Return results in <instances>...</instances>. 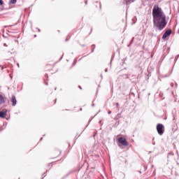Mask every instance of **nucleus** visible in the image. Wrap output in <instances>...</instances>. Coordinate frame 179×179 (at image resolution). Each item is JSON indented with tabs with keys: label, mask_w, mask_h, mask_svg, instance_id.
Segmentation results:
<instances>
[{
	"label": "nucleus",
	"mask_w": 179,
	"mask_h": 179,
	"mask_svg": "<svg viewBox=\"0 0 179 179\" xmlns=\"http://www.w3.org/2000/svg\"><path fill=\"white\" fill-rule=\"evenodd\" d=\"M99 124H100L101 125H103V123L101 122V120L99 121Z\"/></svg>",
	"instance_id": "nucleus-16"
},
{
	"label": "nucleus",
	"mask_w": 179,
	"mask_h": 179,
	"mask_svg": "<svg viewBox=\"0 0 179 179\" xmlns=\"http://www.w3.org/2000/svg\"><path fill=\"white\" fill-rule=\"evenodd\" d=\"M173 156H174V152H169L168 154V157L170 158V157H173Z\"/></svg>",
	"instance_id": "nucleus-10"
},
{
	"label": "nucleus",
	"mask_w": 179,
	"mask_h": 179,
	"mask_svg": "<svg viewBox=\"0 0 179 179\" xmlns=\"http://www.w3.org/2000/svg\"><path fill=\"white\" fill-rule=\"evenodd\" d=\"M17 66L19 67V64H17Z\"/></svg>",
	"instance_id": "nucleus-29"
},
{
	"label": "nucleus",
	"mask_w": 179,
	"mask_h": 179,
	"mask_svg": "<svg viewBox=\"0 0 179 179\" xmlns=\"http://www.w3.org/2000/svg\"><path fill=\"white\" fill-rule=\"evenodd\" d=\"M59 155H61V151H59Z\"/></svg>",
	"instance_id": "nucleus-23"
},
{
	"label": "nucleus",
	"mask_w": 179,
	"mask_h": 179,
	"mask_svg": "<svg viewBox=\"0 0 179 179\" xmlns=\"http://www.w3.org/2000/svg\"><path fill=\"white\" fill-rule=\"evenodd\" d=\"M108 114H111V110H109V111L108 112Z\"/></svg>",
	"instance_id": "nucleus-17"
},
{
	"label": "nucleus",
	"mask_w": 179,
	"mask_h": 179,
	"mask_svg": "<svg viewBox=\"0 0 179 179\" xmlns=\"http://www.w3.org/2000/svg\"><path fill=\"white\" fill-rule=\"evenodd\" d=\"M34 37H37V35H34Z\"/></svg>",
	"instance_id": "nucleus-26"
},
{
	"label": "nucleus",
	"mask_w": 179,
	"mask_h": 179,
	"mask_svg": "<svg viewBox=\"0 0 179 179\" xmlns=\"http://www.w3.org/2000/svg\"><path fill=\"white\" fill-rule=\"evenodd\" d=\"M117 141L119 143H121L123 146H128L129 145V143L124 138L120 137L117 138Z\"/></svg>",
	"instance_id": "nucleus-3"
},
{
	"label": "nucleus",
	"mask_w": 179,
	"mask_h": 179,
	"mask_svg": "<svg viewBox=\"0 0 179 179\" xmlns=\"http://www.w3.org/2000/svg\"><path fill=\"white\" fill-rule=\"evenodd\" d=\"M37 29H38V31H41V30H40V29H38V28H37Z\"/></svg>",
	"instance_id": "nucleus-19"
},
{
	"label": "nucleus",
	"mask_w": 179,
	"mask_h": 179,
	"mask_svg": "<svg viewBox=\"0 0 179 179\" xmlns=\"http://www.w3.org/2000/svg\"><path fill=\"white\" fill-rule=\"evenodd\" d=\"M11 102H12V106H16V103H17V101L16 100V96H12V99H11Z\"/></svg>",
	"instance_id": "nucleus-6"
},
{
	"label": "nucleus",
	"mask_w": 179,
	"mask_h": 179,
	"mask_svg": "<svg viewBox=\"0 0 179 179\" xmlns=\"http://www.w3.org/2000/svg\"><path fill=\"white\" fill-rule=\"evenodd\" d=\"M132 43H134V38H132L131 42H130V44H132Z\"/></svg>",
	"instance_id": "nucleus-14"
},
{
	"label": "nucleus",
	"mask_w": 179,
	"mask_h": 179,
	"mask_svg": "<svg viewBox=\"0 0 179 179\" xmlns=\"http://www.w3.org/2000/svg\"><path fill=\"white\" fill-rule=\"evenodd\" d=\"M171 29H168L162 36V38L163 40H165V38H167V37H169V36H170L171 34Z\"/></svg>",
	"instance_id": "nucleus-4"
},
{
	"label": "nucleus",
	"mask_w": 179,
	"mask_h": 179,
	"mask_svg": "<svg viewBox=\"0 0 179 179\" xmlns=\"http://www.w3.org/2000/svg\"><path fill=\"white\" fill-rule=\"evenodd\" d=\"M8 114V110L0 111V118H5Z\"/></svg>",
	"instance_id": "nucleus-5"
},
{
	"label": "nucleus",
	"mask_w": 179,
	"mask_h": 179,
	"mask_svg": "<svg viewBox=\"0 0 179 179\" xmlns=\"http://www.w3.org/2000/svg\"><path fill=\"white\" fill-rule=\"evenodd\" d=\"M45 78H48V75L46 74V75H45Z\"/></svg>",
	"instance_id": "nucleus-21"
},
{
	"label": "nucleus",
	"mask_w": 179,
	"mask_h": 179,
	"mask_svg": "<svg viewBox=\"0 0 179 179\" xmlns=\"http://www.w3.org/2000/svg\"><path fill=\"white\" fill-rule=\"evenodd\" d=\"M157 131L159 135H163V134H164V125L162 124H158L157 125Z\"/></svg>",
	"instance_id": "nucleus-2"
},
{
	"label": "nucleus",
	"mask_w": 179,
	"mask_h": 179,
	"mask_svg": "<svg viewBox=\"0 0 179 179\" xmlns=\"http://www.w3.org/2000/svg\"><path fill=\"white\" fill-rule=\"evenodd\" d=\"M79 88H80V89H82V87L79 86Z\"/></svg>",
	"instance_id": "nucleus-25"
},
{
	"label": "nucleus",
	"mask_w": 179,
	"mask_h": 179,
	"mask_svg": "<svg viewBox=\"0 0 179 179\" xmlns=\"http://www.w3.org/2000/svg\"><path fill=\"white\" fill-rule=\"evenodd\" d=\"M55 103H57V99H55Z\"/></svg>",
	"instance_id": "nucleus-30"
},
{
	"label": "nucleus",
	"mask_w": 179,
	"mask_h": 179,
	"mask_svg": "<svg viewBox=\"0 0 179 179\" xmlns=\"http://www.w3.org/2000/svg\"><path fill=\"white\" fill-rule=\"evenodd\" d=\"M85 5H87V1H85Z\"/></svg>",
	"instance_id": "nucleus-20"
},
{
	"label": "nucleus",
	"mask_w": 179,
	"mask_h": 179,
	"mask_svg": "<svg viewBox=\"0 0 179 179\" xmlns=\"http://www.w3.org/2000/svg\"><path fill=\"white\" fill-rule=\"evenodd\" d=\"M4 47H8V45H6V43H4Z\"/></svg>",
	"instance_id": "nucleus-18"
},
{
	"label": "nucleus",
	"mask_w": 179,
	"mask_h": 179,
	"mask_svg": "<svg viewBox=\"0 0 179 179\" xmlns=\"http://www.w3.org/2000/svg\"><path fill=\"white\" fill-rule=\"evenodd\" d=\"M152 17L155 31H162L167 25V22L166 21V15H164L163 10L157 5L153 7Z\"/></svg>",
	"instance_id": "nucleus-1"
},
{
	"label": "nucleus",
	"mask_w": 179,
	"mask_h": 179,
	"mask_svg": "<svg viewBox=\"0 0 179 179\" xmlns=\"http://www.w3.org/2000/svg\"><path fill=\"white\" fill-rule=\"evenodd\" d=\"M130 45H131V43H129V45H128V47H130Z\"/></svg>",
	"instance_id": "nucleus-24"
},
{
	"label": "nucleus",
	"mask_w": 179,
	"mask_h": 179,
	"mask_svg": "<svg viewBox=\"0 0 179 179\" xmlns=\"http://www.w3.org/2000/svg\"><path fill=\"white\" fill-rule=\"evenodd\" d=\"M139 173H140V174H141L142 172H141V171H139Z\"/></svg>",
	"instance_id": "nucleus-31"
},
{
	"label": "nucleus",
	"mask_w": 179,
	"mask_h": 179,
	"mask_svg": "<svg viewBox=\"0 0 179 179\" xmlns=\"http://www.w3.org/2000/svg\"><path fill=\"white\" fill-rule=\"evenodd\" d=\"M3 5V0H0V6Z\"/></svg>",
	"instance_id": "nucleus-12"
},
{
	"label": "nucleus",
	"mask_w": 179,
	"mask_h": 179,
	"mask_svg": "<svg viewBox=\"0 0 179 179\" xmlns=\"http://www.w3.org/2000/svg\"><path fill=\"white\" fill-rule=\"evenodd\" d=\"M0 104H5V98L2 94H0Z\"/></svg>",
	"instance_id": "nucleus-8"
},
{
	"label": "nucleus",
	"mask_w": 179,
	"mask_h": 179,
	"mask_svg": "<svg viewBox=\"0 0 179 179\" xmlns=\"http://www.w3.org/2000/svg\"><path fill=\"white\" fill-rule=\"evenodd\" d=\"M94 48H96V45H92V52H94Z\"/></svg>",
	"instance_id": "nucleus-11"
},
{
	"label": "nucleus",
	"mask_w": 179,
	"mask_h": 179,
	"mask_svg": "<svg viewBox=\"0 0 179 179\" xmlns=\"http://www.w3.org/2000/svg\"><path fill=\"white\" fill-rule=\"evenodd\" d=\"M45 85H48V83H45Z\"/></svg>",
	"instance_id": "nucleus-33"
},
{
	"label": "nucleus",
	"mask_w": 179,
	"mask_h": 179,
	"mask_svg": "<svg viewBox=\"0 0 179 179\" xmlns=\"http://www.w3.org/2000/svg\"><path fill=\"white\" fill-rule=\"evenodd\" d=\"M41 141H43V138H41Z\"/></svg>",
	"instance_id": "nucleus-28"
},
{
	"label": "nucleus",
	"mask_w": 179,
	"mask_h": 179,
	"mask_svg": "<svg viewBox=\"0 0 179 179\" xmlns=\"http://www.w3.org/2000/svg\"><path fill=\"white\" fill-rule=\"evenodd\" d=\"M92 107H94V103H92Z\"/></svg>",
	"instance_id": "nucleus-22"
},
{
	"label": "nucleus",
	"mask_w": 179,
	"mask_h": 179,
	"mask_svg": "<svg viewBox=\"0 0 179 179\" xmlns=\"http://www.w3.org/2000/svg\"><path fill=\"white\" fill-rule=\"evenodd\" d=\"M66 41H68V38H66Z\"/></svg>",
	"instance_id": "nucleus-27"
},
{
	"label": "nucleus",
	"mask_w": 179,
	"mask_h": 179,
	"mask_svg": "<svg viewBox=\"0 0 179 179\" xmlns=\"http://www.w3.org/2000/svg\"><path fill=\"white\" fill-rule=\"evenodd\" d=\"M80 110L82 111V108H80Z\"/></svg>",
	"instance_id": "nucleus-32"
},
{
	"label": "nucleus",
	"mask_w": 179,
	"mask_h": 179,
	"mask_svg": "<svg viewBox=\"0 0 179 179\" xmlns=\"http://www.w3.org/2000/svg\"><path fill=\"white\" fill-rule=\"evenodd\" d=\"M116 107L118 108L120 107V103H116Z\"/></svg>",
	"instance_id": "nucleus-13"
},
{
	"label": "nucleus",
	"mask_w": 179,
	"mask_h": 179,
	"mask_svg": "<svg viewBox=\"0 0 179 179\" xmlns=\"http://www.w3.org/2000/svg\"><path fill=\"white\" fill-rule=\"evenodd\" d=\"M136 0H124V3L126 5H130V3H132L133 2H135Z\"/></svg>",
	"instance_id": "nucleus-7"
},
{
	"label": "nucleus",
	"mask_w": 179,
	"mask_h": 179,
	"mask_svg": "<svg viewBox=\"0 0 179 179\" xmlns=\"http://www.w3.org/2000/svg\"><path fill=\"white\" fill-rule=\"evenodd\" d=\"M105 72H108V69H106Z\"/></svg>",
	"instance_id": "nucleus-15"
},
{
	"label": "nucleus",
	"mask_w": 179,
	"mask_h": 179,
	"mask_svg": "<svg viewBox=\"0 0 179 179\" xmlns=\"http://www.w3.org/2000/svg\"><path fill=\"white\" fill-rule=\"evenodd\" d=\"M17 2V0H10L9 3H11L12 5H15Z\"/></svg>",
	"instance_id": "nucleus-9"
}]
</instances>
